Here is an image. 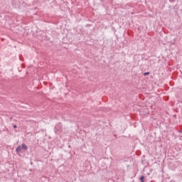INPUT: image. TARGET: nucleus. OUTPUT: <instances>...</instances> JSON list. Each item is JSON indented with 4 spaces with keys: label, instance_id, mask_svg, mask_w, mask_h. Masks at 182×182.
I'll use <instances>...</instances> for the list:
<instances>
[{
    "label": "nucleus",
    "instance_id": "f257e3e1",
    "mask_svg": "<svg viewBox=\"0 0 182 182\" xmlns=\"http://www.w3.org/2000/svg\"><path fill=\"white\" fill-rule=\"evenodd\" d=\"M22 150V146H21V145H19L16 149V153H17V154H18V153H21V151Z\"/></svg>",
    "mask_w": 182,
    "mask_h": 182
},
{
    "label": "nucleus",
    "instance_id": "423d86ee",
    "mask_svg": "<svg viewBox=\"0 0 182 182\" xmlns=\"http://www.w3.org/2000/svg\"><path fill=\"white\" fill-rule=\"evenodd\" d=\"M179 133H182V130H179Z\"/></svg>",
    "mask_w": 182,
    "mask_h": 182
},
{
    "label": "nucleus",
    "instance_id": "7ed1b4c3",
    "mask_svg": "<svg viewBox=\"0 0 182 182\" xmlns=\"http://www.w3.org/2000/svg\"><path fill=\"white\" fill-rule=\"evenodd\" d=\"M139 180L141 182H144V176H141L140 178H139Z\"/></svg>",
    "mask_w": 182,
    "mask_h": 182
},
{
    "label": "nucleus",
    "instance_id": "f03ea898",
    "mask_svg": "<svg viewBox=\"0 0 182 182\" xmlns=\"http://www.w3.org/2000/svg\"><path fill=\"white\" fill-rule=\"evenodd\" d=\"M21 149H23V150H28V146H26V144H22Z\"/></svg>",
    "mask_w": 182,
    "mask_h": 182
},
{
    "label": "nucleus",
    "instance_id": "0eeeda50",
    "mask_svg": "<svg viewBox=\"0 0 182 182\" xmlns=\"http://www.w3.org/2000/svg\"><path fill=\"white\" fill-rule=\"evenodd\" d=\"M10 120H12V117H10Z\"/></svg>",
    "mask_w": 182,
    "mask_h": 182
},
{
    "label": "nucleus",
    "instance_id": "20e7f679",
    "mask_svg": "<svg viewBox=\"0 0 182 182\" xmlns=\"http://www.w3.org/2000/svg\"><path fill=\"white\" fill-rule=\"evenodd\" d=\"M147 75H150V73L147 72L144 73V76H147Z\"/></svg>",
    "mask_w": 182,
    "mask_h": 182
},
{
    "label": "nucleus",
    "instance_id": "39448f33",
    "mask_svg": "<svg viewBox=\"0 0 182 182\" xmlns=\"http://www.w3.org/2000/svg\"><path fill=\"white\" fill-rule=\"evenodd\" d=\"M16 127H18L16 125H14V129H16Z\"/></svg>",
    "mask_w": 182,
    "mask_h": 182
}]
</instances>
